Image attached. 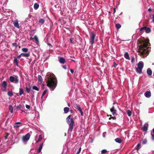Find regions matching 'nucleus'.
I'll return each instance as SVG.
<instances>
[{
    "label": "nucleus",
    "mask_w": 154,
    "mask_h": 154,
    "mask_svg": "<svg viewBox=\"0 0 154 154\" xmlns=\"http://www.w3.org/2000/svg\"><path fill=\"white\" fill-rule=\"evenodd\" d=\"M9 80L11 82L15 84H17L19 81V79L18 76L15 75L14 77L10 76L9 78Z\"/></svg>",
    "instance_id": "obj_5"
},
{
    "label": "nucleus",
    "mask_w": 154,
    "mask_h": 154,
    "mask_svg": "<svg viewBox=\"0 0 154 154\" xmlns=\"http://www.w3.org/2000/svg\"><path fill=\"white\" fill-rule=\"evenodd\" d=\"M147 74L149 75H151L152 74V70H151V69H147Z\"/></svg>",
    "instance_id": "obj_22"
},
{
    "label": "nucleus",
    "mask_w": 154,
    "mask_h": 154,
    "mask_svg": "<svg viewBox=\"0 0 154 154\" xmlns=\"http://www.w3.org/2000/svg\"><path fill=\"white\" fill-rule=\"evenodd\" d=\"M142 69H139L138 68H136V71L139 74H141L142 73Z\"/></svg>",
    "instance_id": "obj_20"
},
{
    "label": "nucleus",
    "mask_w": 154,
    "mask_h": 154,
    "mask_svg": "<svg viewBox=\"0 0 154 154\" xmlns=\"http://www.w3.org/2000/svg\"><path fill=\"white\" fill-rule=\"evenodd\" d=\"M71 115L68 116L66 118V122L69 125L68 131L71 132L74 126V122L72 118H70Z\"/></svg>",
    "instance_id": "obj_3"
},
{
    "label": "nucleus",
    "mask_w": 154,
    "mask_h": 154,
    "mask_svg": "<svg viewBox=\"0 0 154 154\" xmlns=\"http://www.w3.org/2000/svg\"><path fill=\"white\" fill-rule=\"evenodd\" d=\"M47 85L51 88V91H53L56 87L57 84V78L54 74H48L45 77Z\"/></svg>",
    "instance_id": "obj_2"
},
{
    "label": "nucleus",
    "mask_w": 154,
    "mask_h": 154,
    "mask_svg": "<svg viewBox=\"0 0 154 154\" xmlns=\"http://www.w3.org/2000/svg\"><path fill=\"white\" fill-rule=\"evenodd\" d=\"M20 123H21V122H17L15 123V125H17V124H20Z\"/></svg>",
    "instance_id": "obj_55"
},
{
    "label": "nucleus",
    "mask_w": 154,
    "mask_h": 154,
    "mask_svg": "<svg viewBox=\"0 0 154 154\" xmlns=\"http://www.w3.org/2000/svg\"><path fill=\"white\" fill-rule=\"evenodd\" d=\"M146 29V26L143 27H141L140 30V32L141 33H143L144 32V31Z\"/></svg>",
    "instance_id": "obj_26"
},
{
    "label": "nucleus",
    "mask_w": 154,
    "mask_h": 154,
    "mask_svg": "<svg viewBox=\"0 0 154 154\" xmlns=\"http://www.w3.org/2000/svg\"><path fill=\"white\" fill-rule=\"evenodd\" d=\"M14 26L18 29L20 28V26L19 25L18 20H15L13 22Z\"/></svg>",
    "instance_id": "obj_12"
},
{
    "label": "nucleus",
    "mask_w": 154,
    "mask_h": 154,
    "mask_svg": "<svg viewBox=\"0 0 154 154\" xmlns=\"http://www.w3.org/2000/svg\"><path fill=\"white\" fill-rule=\"evenodd\" d=\"M62 67L64 69H66V66L65 65L63 66Z\"/></svg>",
    "instance_id": "obj_51"
},
{
    "label": "nucleus",
    "mask_w": 154,
    "mask_h": 154,
    "mask_svg": "<svg viewBox=\"0 0 154 154\" xmlns=\"http://www.w3.org/2000/svg\"><path fill=\"white\" fill-rule=\"evenodd\" d=\"M24 93V91L22 88H20L19 89V95H21Z\"/></svg>",
    "instance_id": "obj_25"
},
{
    "label": "nucleus",
    "mask_w": 154,
    "mask_h": 154,
    "mask_svg": "<svg viewBox=\"0 0 154 154\" xmlns=\"http://www.w3.org/2000/svg\"><path fill=\"white\" fill-rule=\"evenodd\" d=\"M48 91V90L47 89H45V91H43V93H42V94H43V96H44V95L46 94V93L47 91Z\"/></svg>",
    "instance_id": "obj_43"
},
{
    "label": "nucleus",
    "mask_w": 154,
    "mask_h": 154,
    "mask_svg": "<svg viewBox=\"0 0 154 154\" xmlns=\"http://www.w3.org/2000/svg\"><path fill=\"white\" fill-rule=\"evenodd\" d=\"M43 145V143H42L40 144L39 149H38V152L39 153L41 152V150L42 149Z\"/></svg>",
    "instance_id": "obj_23"
},
{
    "label": "nucleus",
    "mask_w": 154,
    "mask_h": 154,
    "mask_svg": "<svg viewBox=\"0 0 154 154\" xmlns=\"http://www.w3.org/2000/svg\"><path fill=\"white\" fill-rule=\"evenodd\" d=\"M26 108L29 109H30V106L29 105H26Z\"/></svg>",
    "instance_id": "obj_44"
},
{
    "label": "nucleus",
    "mask_w": 154,
    "mask_h": 154,
    "mask_svg": "<svg viewBox=\"0 0 154 154\" xmlns=\"http://www.w3.org/2000/svg\"><path fill=\"white\" fill-rule=\"evenodd\" d=\"M7 86V84L5 81H4L2 84L1 90L3 92L6 91V88Z\"/></svg>",
    "instance_id": "obj_6"
},
{
    "label": "nucleus",
    "mask_w": 154,
    "mask_h": 154,
    "mask_svg": "<svg viewBox=\"0 0 154 154\" xmlns=\"http://www.w3.org/2000/svg\"><path fill=\"white\" fill-rule=\"evenodd\" d=\"M148 11L149 12H151L152 11V10L151 8H149L148 9Z\"/></svg>",
    "instance_id": "obj_57"
},
{
    "label": "nucleus",
    "mask_w": 154,
    "mask_h": 154,
    "mask_svg": "<svg viewBox=\"0 0 154 154\" xmlns=\"http://www.w3.org/2000/svg\"><path fill=\"white\" fill-rule=\"evenodd\" d=\"M96 35V32H91L90 33L89 42L92 45L94 43V40Z\"/></svg>",
    "instance_id": "obj_4"
},
{
    "label": "nucleus",
    "mask_w": 154,
    "mask_h": 154,
    "mask_svg": "<svg viewBox=\"0 0 154 154\" xmlns=\"http://www.w3.org/2000/svg\"><path fill=\"white\" fill-rule=\"evenodd\" d=\"M39 22L42 24L44 23L45 20L43 19H40L39 20Z\"/></svg>",
    "instance_id": "obj_31"
},
{
    "label": "nucleus",
    "mask_w": 154,
    "mask_h": 154,
    "mask_svg": "<svg viewBox=\"0 0 154 154\" xmlns=\"http://www.w3.org/2000/svg\"><path fill=\"white\" fill-rule=\"evenodd\" d=\"M19 127V126L17 125L14 126V127L15 128H18Z\"/></svg>",
    "instance_id": "obj_47"
},
{
    "label": "nucleus",
    "mask_w": 154,
    "mask_h": 154,
    "mask_svg": "<svg viewBox=\"0 0 154 154\" xmlns=\"http://www.w3.org/2000/svg\"><path fill=\"white\" fill-rule=\"evenodd\" d=\"M59 62L61 64H64L65 62V60L64 58L63 57H60L59 60Z\"/></svg>",
    "instance_id": "obj_13"
},
{
    "label": "nucleus",
    "mask_w": 154,
    "mask_h": 154,
    "mask_svg": "<svg viewBox=\"0 0 154 154\" xmlns=\"http://www.w3.org/2000/svg\"><path fill=\"white\" fill-rule=\"evenodd\" d=\"M70 41L71 43L72 44H73L74 42L72 41V38H70Z\"/></svg>",
    "instance_id": "obj_52"
},
{
    "label": "nucleus",
    "mask_w": 154,
    "mask_h": 154,
    "mask_svg": "<svg viewBox=\"0 0 154 154\" xmlns=\"http://www.w3.org/2000/svg\"><path fill=\"white\" fill-rule=\"evenodd\" d=\"M124 56L126 59L128 60H130L129 55L128 53L126 52L124 54Z\"/></svg>",
    "instance_id": "obj_24"
},
{
    "label": "nucleus",
    "mask_w": 154,
    "mask_h": 154,
    "mask_svg": "<svg viewBox=\"0 0 154 154\" xmlns=\"http://www.w3.org/2000/svg\"><path fill=\"white\" fill-rule=\"evenodd\" d=\"M101 152L102 154H105L107 152V151L106 149H104L102 150L101 151Z\"/></svg>",
    "instance_id": "obj_40"
},
{
    "label": "nucleus",
    "mask_w": 154,
    "mask_h": 154,
    "mask_svg": "<svg viewBox=\"0 0 154 154\" xmlns=\"http://www.w3.org/2000/svg\"><path fill=\"white\" fill-rule=\"evenodd\" d=\"M12 46H14V47H15L16 48H17V43L16 42H15V43H14L12 44Z\"/></svg>",
    "instance_id": "obj_42"
},
{
    "label": "nucleus",
    "mask_w": 154,
    "mask_h": 154,
    "mask_svg": "<svg viewBox=\"0 0 154 154\" xmlns=\"http://www.w3.org/2000/svg\"><path fill=\"white\" fill-rule=\"evenodd\" d=\"M7 94L8 96L11 97L13 95V92L12 91H8L7 93Z\"/></svg>",
    "instance_id": "obj_34"
},
{
    "label": "nucleus",
    "mask_w": 154,
    "mask_h": 154,
    "mask_svg": "<svg viewBox=\"0 0 154 154\" xmlns=\"http://www.w3.org/2000/svg\"><path fill=\"white\" fill-rule=\"evenodd\" d=\"M115 141L119 143H122V140L120 138H117L115 140Z\"/></svg>",
    "instance_id": "obj_16"
},
{
    "label": "nucleus",
    "mask_w": 154,
    "mask_h": 154,
    "mask_svg": "<svg viewBox=\"0 0 154 154\" xmlns=\"http://www.w3.org/2000/svg\"><path fill=\"white\" fill-rule=\"evenodd\" d=\"M21 56H22V55H21V54L20 55H18V56H17V58H18V59H20V57H21Z\"/></svg>",
    "instance_id": "obj_45"
},
{
    "label": "nucleus",
    "mask_w": 154,
    "mask_h": 154,
    "mask_svg": "<svg viewBox=\"0 0 154 154\" xmlns=\"http://www.w3.org/2000/svg\"><path fill=\"white\" fill-rule=\"evenodd\" d=\"M32 88L33 90H35L36 91H38L39 89V88L35 86H33Z\"/></svg>",
    "instance_id": "obj_28"
},
{
    "label": "nucleus",
    "mask_w": 154,
    "mask_h": 154,
    "mask_svg": "<svg viewBox=\"0 0 154 154\" xmlns=\"http://www.w3.org/2000/svg\"><path fill=\"white\" fill-rule=\"evenodd\" d=\"M80 152H79V151H78L76 153V154H79Z\"/></svg>",
    "instance_id": "obj_62"
},
{
    "label": "nucleus",
    "mask_w": 154,
    "mask_h": 154,
    "mask_svg": "<svg viewBox=\"0 0 154 154\" xmlns=\"http://www.w3.org/2000/svg\"><path fill=\"white\" fill-rule=\"evenodd\" d=\"M30 39L31 40H32L33 39H34V37L33 38H32V37H30Z\"/></svg>",
    "instance_id": "obj_64"
},
{
    "label": "nucleus",
    "mask_w": 154,
    "mask_h": 154,
    "mask_svg": "<svg viewBox=\"0 0 154 154\" xmlns=\"http://www.w3.org/2000/svg\"><path fill=\"white\" fill-rule=\"evenodd\" d=\"M5 140H6L8 136L9 135V134L6 132L5 134Z\"/></svg>",
    "instance_id": "obj_36"
},
{
    "label": "nucleus",
    "mask_w": 154,
    "mask_h": 154,
    "mask_svg": "<svg viewBox=\"0 0 154 154\" xmlns=\"http://www.w3.org/2000/svg\"><path fill=\"white\" fill-rule=\"evenodd\" d=\"M145 32L146 33H149L151 32V28L149 27H147L146 26V29L145 30Z\"/></svg>",
    "instance_id": "obj_19"
},
{
    "label": "nucleus",
    "mask_w": 154,
    "mask_h": 154,
    "mask_svg": "<svg viewBox=\"0 0 154 154\" xmlns=\"http://www.w3.org/2000/svg\"><path fill=\"white\" fill-rule=\"evenodd\" d=\"M151 135L152 136V140H154V135H152L151 134Z\"/></svg>",
    "instance_id": "obj_46"
},
{
    "label": "nucleus",
    "mask_w": 154,
    "mask_h": 154,
    "mask_svg": "<svg viewBox=\"0 0 154 154\" xmlns=\"http://www.w3.org/2000/svg\"><path fill=\"white\" fill-rule=\"evenodd\" d=\"M110 116H111V118H112V119H115V120L116 119V117H115V116H114V117H112V116H111V115H110Z\"/></svg>",
    "instance_id": "obj_48"
},
{
    "label": "nucleus",
    "mask_w": 154,
    "mask_h": 154,
    "mask_svg": "<svg viewBox=\"0 0 154 154\" xmlns=\"http://www.w3.org/2000/svg\"><path fill=\"white\" fill-rule=\"evenodd\" d=\"M70 112L71 113H73V111L72 109L70 110Z\"/></svg>",
    "instance_id": "obj_60"
},
{
    "label": "nucleus",
    "mask_w": 154,
    "mask_h": 154,
    "mask_svg": "<svg viewBox=\"0 0 154 154\" xmlns=\"http://www.w3.org/2000/svg\"><path fill=\"white\" fill-rule=\"evenodd\" d=\"M117 66L116 64L115 63H114V64L113 65V66L115 67H116Z\"/></svg>",
    "instance_id": "obj_56"
},
{
    "label": "nucleus",
    "mask_w": 154,
    "mask_h": 154,
    "mask_svg": "<svg viewBox=\"0 0 154 154\" xmlns=\"http://www.w3.org/2000/svg\"><path fill=\"white\" fill-rule=\"evenodd\" d=\"M140 147V143H138L136 146V150H139Z\"/></svg>",
    "instance_id": "obj_38"
},
{
    "label": "nucleus",
    "mask_w": 154,
    "mask_h": 154,
    "mask_svg": "<svg viewBox=\"0 0 154 154\" xmlns=\"http://www.w3.org/2000/svg\"><path fill=\"white\" fill-rule=\"evenodd\" d=\"M127 113L129 116H130L132 114V112L130 110H128L127 111Z\"/></svg>",
    "instance_id": "obj_37"
},
{
    "label": "nucleus",
    "mask_w": 154,
    "mask_h": 154,
    "mask_svg": "<svg viewBox=\"0 0 154 154\" xmlns=\"http://www.w3.org/2000/svg\"><path fill=\"white\" fill-rule=\"evenodd\" d=\"M38 81L39 82H42L43 80H42V76L41 75H38Z\"/></svg>",
    "instance_id": "obj_29"
},
{
    "label": "nucleus",
    "mask_w": 154,
    "mask_h": 154,
    "mask_svg": "<svg viewBox=\"0 0 154 154\" xmlns=\"http://www.w3.org/2000/svg\"><path fill=\"white\" fill-rule=\"evenodd\" d=\"M147 141L146 139H143L142 141L143 144H145L147 143Z\"/></svg>",
    "instance_id": "obj_41"
},
{
    "label": "nucleus",
    "mask_w": 154,
    "mask_h": 154,
    "mask_svg": "<svg viewBox=\"0 0 154 154\" xmlns=\"http://www.w3.org/2000/svg\"><path fill=\"white\" fill-rule=\"evenodd\" d=\"M34 39L35 40V42L36 44H38L39 43V40L37 36L36 35H34Z\"/></svg>",
    "instance_id": "obj_18"
},
{
    "label": "nucleus",
    "mask_w": 154,
    "mask_h": 154,
    "mask_svg": "<svg viewBox=\"0 0 154 154\" xmlns=\"http://www.w3.org/2000/svg\"><path fill=\"white\" fill-rule=\"evenodd\" d=\"M152 22L154 23V14L152 15Z\"/></svg>",
    "instance_id": "obj_50"
},
{
    "label": "nucleus",
    "mask_w": 154,
    "mask_h": 154,
    "mask_svg": "<svg viewBox=\"0 0 154 154\" xmlns=\"http://www.w3.org/2000/svg\"><path fill=\"white\" fill-rule=\"evenodd\" d=\"M48 45L51 48H52V45H51L50 44V43H48Z\"/></svg>",
    "instance_id": "obj_54"
},
{
    "label": "nucleus",
    "mask_w": 154,
    "mask_h": 154,
    "mask_svg": "<svg viewBox=\"0 0 154 154\" xmlns=\"http://www.w3.org/2000/svg\"><path fill=\"white\" fill-rule=\"evenodd\" d=\"M74 107L75 109H76L77 110H78L81 113V115L82 116H83V112H82L81 107L79 106V105L77 104H76Z\"/></svg>",
    "instance_id": "obj_7"
},
{
    "label": "nucleus",
    "mask_w": 154,
    "mask_h": 154,
    "mask_svg": "<svg viewBox=\"0 0 154 154\" xmlns=\"http://www.w3.org/2000/svg\"><path fill=\"white\" fill-rule=\"evenodd\" d=\"M70 71L72 73H73L74 72V70L72 69H70Z\"/></svg>",
    "instance_id": "obj_53"
},
{
    "label": "nucleus",
    "mask_w": 154,
    "mask_h": 154,
    "mask_svg": "<svg viewBox=\"0 0 154 154\" xmlns=\"http://www.w3.org/2000/svg\"><path fill=\"white\" fill-rule=\"evenodd\" d=\"M25 88H26V92L28 93H29L30 91L31 90V89H30V88H29L27 87H26Z\"/></svg>",
    "instance_id": "obj_39"
},
{
    "label": "nucleus",
    "mask_w": 154,
    "mask_h": 154,
    "mask_svg": "<svg viewBox=\"0 0 154 154\" xmlns=\"http://www.w3.org/2000/svg\"><path fill=\"white\" fill-rule=\"evenodd\" d=\"M14 63H15L17 66H18V61L17 57H14Z\"/></svg>",
    "instance_id": "obj_15"
},
{
    "label": "nucleus",
    "mask_w": 154,
    "mask_h": 154,
    "mask_svg": "<svg viewBox=\"0 0 154 154\" xmlns=\"http://www.w3.org/2000/svg\"><path fill=\"white\" fill-rule=\"evenodd\" d=\"M148 123H146L143 126L142 128V130L144 132H146L148 129Z\"/></svg>",
    "instance_id": "obj_8"
},
{
    "label": "nucleus",
    "mask_w": 154,
    "mask_h": 154,
    "mask_svg": "<svg viewBox=\"0 0 154 154\" xmlns=\"http://www.w3.org/2000/svg\"><path fill=\"white\" fill-rule=\"evenodd\" d=\"M110 111L113 115H117L116 110L115 109L114 106H113L110 109Z\"/></svg>",
    "instance_id": "obj_10"
},
{
    "label": "nucleus",
    "mask_w": 154,
    "mask_h": 154,
    "mask_svg": "<svg viewBox=\"0 0 154 154\" xmlns=\"http://www.w3.org/2000/svg\"><path fill=\"white\" fill-rule=\"evenodd\" d=\"M121 25L119 23H117L116 25V27L117 29H119L121 28Z\"/></svg>",
    "instance_id": "obj_35"
},
{
    "label": "nucleus",
    "mask_w": 154,
    "mask_h": 154,
    "mask_svg": "<svg viewBox=\"0 0 154 154\" xmlns=\"http://www.w3.org/2000/svg\"><path fill=\"white\" fill-rule=\"evenodd\" d=\"M137 42L139 47L137 51V52L139 53L138 54L142 56L143 58H145L148 55L151 50V47H147L148 45L150 46V44L149 42L142 39L138 40Z\"/></svg>",
    "instance_id": "obj_1"
},
{
    "label": "nucleus",
    "mask_w": 154,
    "mask_h": 154,
    "mask_svg": "<svg viewBox=\"0 0 154 154\" xmlns=\"http://www.w3.org/2000/svg\"><path fill=\"white\" fill-rule=\"evenodd\" d=\"M116 9L115 8H114V12H113V13H114L115 12H116Z\"/></svg>",
    "instance_id": "obj_61"
},
{
    "label": "nucleus",
    "mask_w": 154,
    "mask_h": 154,
    "mask_svg": "<svg viewBox=\"0 0 154 154\" xmlns=\"http://www.w3.org/2000/svg\"><path fill=\"white\" fill-rule=\"evenodd\" d=\"M21 107V106L20 105H19L16 108L17 109L20 108Z\"/></svg>",
    "instance_id": "obj_49"
},
{
    "label": "nucleus",
    "mask_w": 154,
    "mask_h": 154,
    "mask_svg": "<svg viewBox=\"0 0 154 154\" xmlns=\"http://www.w3.org/2000/svg\"><path fill=\"white\" fill-rule=\"evenodd\" d=\"M31 87H32V86L30 85V84H29V88H30V89H31Z\"/></svg>",
    "instance_id": "obj_58"
},
{
    "label": "nucleus",
    "mask_w": 154,
    "mask_h": 154,
    "mask_svg": "<svg viewBox=\"0 0 154 154\" xmlns=\"http://www.w3.org/2000/svg\"><path fill=\"white\" fill-rule=\"evenodd\" d=\"M22 50L23 52H28V49L27 48H22Z\"/></svg>",
    "instance_id": "obj_33"
},
{
    "label": "nucleus",
    "mask_w": 154,
    "mask_h": 154,
    "mask_svg": "<svg viewBox=\"0 0 154 154\" xmlns=\"http://www.w3.org/2000/svg\"><path fill=\"white\" fill-rule=\"evenodd\" d=\"M67 105L69 107H70V104L69 103H68Z\"/></svg>",
    "instance_id": "obj_63"
},
{
    "label": "nucleus",
    "mask_w": 154,
    "mask_h": 154,
    "mask_svg": "<svg viewBox=\"0 0 154 154\" xmlns=\"http://www.w3.org/2000/svg\"><path fill=\"white\" fill-rule=\"evenodd\" d=\"M39 7V5L38 4H37L36 3H35L34 4V8L35 9H37Z\"/></svg>",
    "instance_id": "obj_27"
},
{
    "label": "nucleus",
    "mask_w": 154,
    "mask_h": 154,
    "mask_svg": "<svg viewBox=\"0 0 154 154\" xmlns=\"http://www.w3.org/2000/svg\"><path fill=\"white\" fill-rule=\"evenodd\" d=\"M69 110V107H65L64 108V111L65 113H67L68 112Z\"/></svg>",
    "instance_id": "obj_21"
},
{
    "label": "nucleus",
    "mask_w": 154,
    "mask_h": 154,
    "mask_svg": "<svg viewBox=\"0 0 154 154\" xmlns=\"http://www.w3.org/2000/svg\"><path fill=\"white\" fill-rule=\"evenodd\" d=\"M42 139L41 135H40L39 136V137L38 140L36 141V142L38 143L41 141Z\"/></svg>",
    "instance_id": "obj_30"
},
{
    "label": "nucleus",
    "mask_w": 154,
    "mask_h": 154,
    "mask_svg": "<svg viewBox=\"0 0 154 154\" xmlns=\"http://www.w3.org/2000/svg\"><path fill=\"white\" fill-rule=\"evenodd\" d=\"M81 147H80L78 151H79V152H80L81 151Z\"/></svg>",
    "instance_id": "obj_59"
},
{
    "label": "nucleus",
    "mask_w": 154,
    "mask_h": 154,
    "mask_svg": "<svg viewBox=\"0 0 154 154\" xmlns=\"http://www.w3.org/2000/svg\"><path fill=\"white\" fill-rule=\"evenodd\" d=\"M30 54L29 53H21V55H22V56H23V57H28L30 56Z\"/></svg>",
    "instance_id": "obj_17"
},
{
    "label": "nucleus",
    "mask_w": 154,
    "mask_h": 154,
    "mask_svg": "<svg viewBox=\"0 0 154 154\" xmlns=\"http://www.w3.org/2000/svg\"><path fill=\"white\" fill-rule=\"evenodd\" d=\"M9 109L10 110L11 113H12L13 112V108L12 106L11 105H9Z\"/></svg>",
    "instance_id": "obj_32"
},
{
    "label": "nucleus",
    "mask_w": 154,
    "mask_h": 154,
    "mask_svg": "<svg viewBox=\"0 0 154 154\" xmlns=\"http://www.w3.org/2000/svg\"><path fill=\"white\" fill-rule=\"evenodd\" d=\"M143 63L142 61H140L137 64V67L139 69H143Z\"/></svg>",
    "instance_id": "obj_11"
},
{
    "label": "nucleus",
    "mask_w": 154,
    "mask_h": 154,
    "mask_svg": "<svg viewBox=\"0 0 154 154\" xmlns=\"http://www.w3.org/2000/svg\"><path fill=\"white\" fill-rule=\"evenodd\" d=\"M30 135L29 133L26 134L23 137V141H28L29 139Z\"/></svg>",
    "instance_id": "obj_9"
},
{
    "label": "nucleus",
    "mask_w": 154,
    "mask_h": 154,
    "mask_svg": "<svg viewBox=\"0 0 154 154\" xmlns=\"http://www.w3.org/2000/svg\"><path fill=\"white\" fill-rule=\"evenodd\" d=\"M145 96L146 97H149L151 96V92L149 91H147L144 94Z\"/></svg>",
    "instance_id": "obj_14"
}]
</instances>
